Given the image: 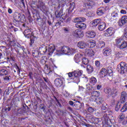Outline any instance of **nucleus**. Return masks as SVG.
I'll use <instances>...</instances> for the list:
<instances>
[{
  "label": "nucleus",
  "mask_w": 127,
  "mask_h": 127,
  "mask_svg": "<svg viewBox=\"0 0 127 127\" xmlns=\"http://www.w3.org/2000/svg\"><path fill=\"white\" fill-rule=\"evenodd\" d=\"M127 111V102H126L121 110V112L122 113H124V112H126Z\"/></svg>",
  "instance_id": "nucleus-43"
},
{
  "label": "nucleus",
  "mask_w": 127,
  "mask_h": 127,
  "mask_svg": "<svg viewBox=\"0 0 127 127\" xmlns=\"http://www.w3.org/2000/svg\"><path fill=\"white\" fill-rule=\"evenodd\" d=\"M15 68L17 70V73L20 74V69L19 68V67H18V65H17V64L16 65Z\"/></svg>",
  "instance_id": "nucleus-60"
},
{
  "label": "nucleus",
  "mask_w": 127,
  "mask_h": 127,
  "mask_svg": "<svg viewBox=\"0 0 127 127\" xmlns=\"http://www.w3.org/2000/svg\"><path fill=\"white\" fill-rule=\"evenodd\" d=\"M127 47V42L123 41L121 45L118 46V48L121 49V50H123V49H125Z\"/></svg>",
  "instance_id": "nucleus-24"
},
{
  "label": "nucleus",
  "mask_w": 127,
  "mask_h": 127,
  "mask_svg": "<svg viewBox=\"0 0 127 127\" xmlns=\"http://www.w3.org/2000/svg\"><path fill=\"white\" fill-rule=\"evenodd\" d=\"M23 34L26 38H30V36L33 35V32L31 31V28H27L25 29Z\"/></svg>",
  "instance_id": "nucleus-5"
},
{
  "label": "nucleus",
  "mask_w": 127,
  "mask_h": 127,
  "mask_svg": "<svg viewBox=\"0 0 127 127\" xmlns=\"http://www.w3.org/2000/svg\"><path fill=\"white\" fill-rule=\"evenodd\" d=\"M104 92L105 94H108V95H112V89L110 88H107L104 89Z\"/></svg>",
  "instance_id": "nucleus-44"
},
{
  "label": "nucleus",
  "mask_w": 127,
  "mask_h": 127,
  "mask_svg": "<svg viewBox=\"0 0 127 127\" xmlns=\"http://www.w3.org/2000/svg\"><path fill=\"white\" fill-rule=\"evenodd\" d=\"M107 103H103L102 104V106L101 107V110L102 111H107L108 110V107H107Z\"/></svg>",
  "instance_id": "nucleus-48"
},
{
  "label": "nucleus",
  "mask_w": 127,
  "mask_h": 127,
  "mask_svg": "<svg viewBox=\"0 0 127 127\" xmlns=\"http://www.w3.org/2000/svg\"><path fill=\"white\" fill-rule=\"evenodd\" d=\"M39 51L40 54L44 55L47 52V47L45 45H42L39 48Z\"/></svg>",
  "instance_id": "nucleus-13"
},
{
  "label": "nucleus",
  "mask_w": 127,
  "mask_h": 127,
  "mask_svg": "<svg viewBox=\"0 0 127 127\" xmlns=\"http://www.w3.org/2000/svg\"><path fill=\"white\" fill-rule=\"evenodd\" d=\"M124 36L126 38H127V28H126L125 29Z\"/></svg>",
  "instance_id": "nucleus-64"
},
{
  "label": "nucleus",
  "mask_w": 127,
  "mask_h": 127,
  "mask_svg": "<svg viewBox=\"0 0 127 127\" xmlns=\"http://www.w3.org/2000/svg\"><path fill=\"white\" fill-rule=\"evenodd\" d=\"M86 70L87 72L90 74L94 71V68L90 64L87 65Z\"/></svg>",
  "instance_id": "nucleus-31"
},
{
  "label": "nucleus",
  "mask_w": 127,
  "mask_h": 127,
  "mask_svg": "<svg viewBox=\"0 0 127 127\" xmlns=\"http://www.w3.org/2000/svg\"><path fill=\"white\" fill-rule=\"evenodd\" d=\"M82 75V70H74V71L68 73L69 78H72L75 83L80 82V77Z\"/></svg>",
  "instance_id": "nucleus-3"
},
{
  "label": "nucleus",
  "mask_w": 127,
  "mask_h": 127,
  "mask_svg": "<svg viewBox=\"0 0 127 127\" xmlns=\"http://www.w3.org/2000/svg\"><path fill=\"white\" fill-rule=\"evenodd\" d=\"M97 114L98 115H101V116H102L103 117L105 121H107L108 120V115H107V113H106V111H103L102 112H97Z\"/></svg>",
  "instance_id": "nucleus-32"
},
{
  "label": "nucleus",
  "mask_w": 127,
  "mask_h": 127,
  "mask_svg": "<svg viewBox=\"0 0 127 127\" xmlns=\"http://www.w3.org/2000/svg\"><path fill=\"white\" fill-rule=\"evenodd\" d=\"M97 13L99 16L103 15V14H104V12H103V10L102 9L98 10L97 12Z\"/></svg>",
  "instance_id": "nucleus-56"
},
{
  "label": "nucleus",
  "mask_w": 127,
  "mask_h": 127,
  "mask_svg": "<svg viewBox=\"0 0 127 127\" xmlns=\"http://www.w3.org/2000/svg\"><path fill=\"white\" fill-rule=\"evenodd\" d=\"M85 53L86 54H87L88 56L89 57H92V56H94L95 55V52L92 49H89V48H86L85 49Z\"/></svg>",
  "instance_id": "nucleus-19"
},
{
  "label": "nucleus",
  "mask_w": 127,
  "mask_h": 127,
  "mask_svg": "<svg viewBox=\"0 0 127 127\" xmlns=\"http://www.w3.org/2000/svg\"><path fill=\"white\" fill-rule=\"evenodd\" d=\"M41 54L39 52V51L37 50H33L32 51V56L33 57H40Z\"/></svg>",
  "instance_id": "nucleus-30"
},
{
  "label": "nucleus",
  "mask_w": 127,
  "mask_h": 127,
  "mask_svg": "<svg viewBox=\"0 0 127 127\" xmlns=\"http://www.w3.org/2000/svg\"><path fill=\"white\" fill-rule=\"evenodd\" d=\"M106 45V43L103 41H99L97 45V48L101 49V48H104Z\"/></svg>",
  "instance_id": "nucleus-26"
},
{
  "label": "nucleus",
  "mask_w": 127,
  "mask_h": 127,
  "mask_svg": "<svg viewBox=\"0 0 127 127\" xmlns=\"http://www.w3.org/2000/svg\"><path fill=\"white\" fill-rule=\"evenodd\" d=\"M98 28L100 31H103V30H105V28H106V23L104 22H101V19L99 20Z\"/></svg>",
  "instance_id": "nucleus-15"
},
{
  "label": "nucleus",
  "mask_w": 127,
  "mask_h": 127,
  "mask_svg": "<svg viewBox=\"0 0 127 127\" xmlns=\"http://www.w3.org/2000/svg\"><path fill=\"white\" fill-rule=\"evenodd\" d=\"M30 46H31L32 45V44H33L34 43V41H35V39H36V37L34 36V34H33L32 35L30 36Z\"/></svg>",
  "instance_id": "nucleus-33"
},
{
  "label": "nucleus",
  "mask_w": 127,
  "mask_h": 127,
  "mask_svg": "<svg viewBox=\"0 0 127 127\" xmlns=\"http://www.w3.org/2000/svg\"><path fill=\"white\" fill-rule=\"evenodd\" d=\"M43 79H44L45 82H46V83H47V84L48 85L50 84V81H49V79H48V78H47V77H43Z\"/></svg>",
  "instance_id": "nucleus-57"
},
{
  "label": "nucleus",
  "mask_w": 127,
  "mask_h": 127,
  "mask_svg": "<svg viewBox=\"0 0 127 127\" xmlns=\"http://www.w3.org/2000/svg\"><path fill=\"white\" fill-rule=\"evenodd\" d=\"M74 7H75V4H70L69 6V10H73V9H74Z\"/></svg>",
  "instance_id": "nucleus-59"
},
{
  "label": "nucleus",
  "mask_w": 127,
  "mask_h": 127,
  "mask_svg": "<svg viewBox=\"0 0 127 127\" xmlns=\"http://www.w3.org/2000/svg\"><path fill=\"white\" fill-rule=\"evenodd\" d=\"M114 33H115V29L113 27H110L106 30V32L104 33V35L105 36H106V37H109V36H112Z\"/></svg>",
  "instance_id": "nucleus-6"
},
{
  "label": "nucleus",
  "mask_w": 127,
  "mask_h": 127,
  "mask_svg": "<svg viewBox=\"0 0 127 127\" xmlns=\"http://www.w3.org/2000/svg\"><path fill=\"white\" fill-rule=\"evenodd\" d=\"M28 76L30 79H31V80H33V73H32V72H29Z\"/></svg>",
  "instance_id": "nucleus-58"
},
{
  "label": "nucleus",
  "mask_w": 127,
  "mask_h": 127,
  "mask_svg": "<svg viewBox=\"0 0 127 127\" xmlns=\"http://www.w3.org/2000/svg\"><path fill=\"white\" fill-rule=\"evenodd\" d=\"M82 64L84 65H88L89 63V60H88L86 58H83L82 59Z\"/></svg>",
  "instance_id": "nucleus-45"
},
{
  "label": "nucleus",
  "mask_w": 127,
  "mask_h": 127,
  "mask_svg": "<svg viewBox=\"0 0 127 127\" xmlns=\"http://www.w3.org/2000/svg\"><path fill=\"white\" fill-rule=\"evenodd\" d=\"M78 32H79V30L76 29L72 32V35L74 36V37H77Z\"/></svg>",
  "instance_id": "nucleus-51"
},
{
  "label": "nucleus",
  "mask_w": 127,
  "mask_h": 127,
  "mask_svg": "<svg viewBox=\"0 0 127 127\" xmlns=\"http://www.w3.org/2000/svg\"><path fill=\"white\" fill-rule=\"evenodd\" d=\"M96 46V42L94 41H89L87 43V48H94Z\"/></svg>",
  "instance_id": "nucleus-27"
},
{
  "label": "nucleus",
  "mask_w": 127,
  "mask_h": 127,
  "mask_svg": "<svg viewBox=\"0 0 127 127\" xmlns=\"http://www.w3.org/2000/svg\"><path fill=\"white\" fill-rule=\"evenodd\" d=\"M77 46L81 49H87L88 48L87 43L84 41H80L77 43Z\"/></svg>",
  "instance_id": "nucleus-11"
},
{
  "label": "nucleus",
  "mask_w": 127,
  "mask_h": 127,
  "mask_svg": "<svg viewBox=\"0 0 127 127\" xmlns=\"http://www.w3.org/2000/svg\"><path fill=\"white\" fill-rule=\"evenodd\" d=\"M84 36V33H83V31L79 30L78 33H77V36H76L77 38H80V37H83Z\"/></svg>",
  "instance_id": "nucleus-46"
},
{
  "label": "nucleus",
  "mask_w": 127,
  "mask_h": 127,
  "mask_svg": "<svg viewBox=\"0 0 127 127\" xmlns=\"http://www.w3.org/2000/svg\"><path fill=\"white\" fill-rule=\"evenodd\" d=\"M41 64H42L43 65H44L46 64V61L45 60H44V59L42 58L41 60Z\"/></svg>",
  "instance_id": "nucleus-61"
},
{
  "label": "nucleus",
  "mask_w": 127,
  "mask_h": 127,
  "mask_svg": "<svg viewBox=\"0 0 127 127\" xmlns=\"http://www.w3.org/2000/svg\"><path fill=\"white\" fill-rule=\"evenodd\" d=\"M23 22V20H22V17L21 16H14L13 22Z\"/></svg>",
  "instance_id": "nucleus-28"
},
{
  "label": "nucleus",
  "mask_w": 127,
  "mask_h": 127,
  "mask_svg": "<svg viewBox=\"0 0 127 127\" xmlns=\"http://www.w3.org/2000/svg\"><path fill=\"white\" fill-rule=\"evenodd\" d=\"M55 14L56 16H63V9L61 8L60 11H56Z\"/></svg>",
  "instance_id": "nucleus-39"
},
{
  "label": "nucleus",
  "mask_w": 127,
  "mask_h": 127,
  "mask_svg": "<svg viewBox=\"0 0 127 127\" xmlns=\"http://www.w3.org/2000/svg\"><path fill=\"white\" fill-rule=\"evenodd\" d=\"M90 82L91 84H92V85H95V84L97 83V79L95 77H91L90 79Z\"/></svg>",
  "instance_id": "nucleus-47"
},
{
  "label": "nucleus",
  "mask_w": 127,
  "mask_h": 127,
  "mask_svg": "<svg viewBox=\"0 0 127 127\" xmlns=\"http://www.w3.org/2000/svg\"><path fill=\"white\" fill-rule=\"evenodd\" d=\"M56 114H57L58 116H61V115H64V111H63V110H58L56 111Z\"/></svg>",
  "instance_id": "nucleus-49"
},
{
  "label": "nucleus",
  "mask_w": 127,
  "mask_h": 127,
  "mask_svg": "<svg viewBox=\"0 0 127 127\" xmlns=\"http://www.w3.org/2000/svg\"><path fill=\"white\" fill-rule=\"evenodd\" d=\"M34 18H35L37 21L41 22V23H42V22H43V21H44V18H43L42 17L36 16Z\"/></svg>",
  "instance_id": "nucleus-38"
},
{
  "label": "nucleus",
  "mask_w": 127,
  "mask_h": 127,
  "mask_svg": "<svg viewBox=\"0 0 127 127\" xmlns=\"http://www.w3.org/2000/svg\"><path fill=\"white\" fill-rule=\"evenodd\" d=\"M23 113H25V111L22 109H19L17 110L16 115L19 116V115H22Z\"/></svg>",
  "instance_id": "nucleus-37"
},
{
  "label": "nucleus",
  "mask_w": 127,
  "mask_h": 127,
  "mask_svg": "<svg viewBox=\"0 0 127 127\" xmlns=\"http://www.w3.org/2000/svg\"><path fill=\"white\" fill-rule=\"evenodd\" d=\"M55 85L56 87H61L63 84V81L61 78H56L54 81Z\"/></svg>",
  "instance_id": "nucleus-16"
},
{
  "label": "nucleus",
  "mask_w": 127,
  "mask_h": 127,
  "mask_svg": "<svg viewBox=\"0 0 127 127\" xmlns=\"http://www.w3.org/2000/svg\"><path fill=\"white\" fill-rule=\"evenodd\" d=\"M86 110H87L88 113H90V114H92V113H94V112H95V108L89 106L87 107Z\"/></svg>",
  "instance_id": "nucleus-41"
},
{
  "label": "nucleus",
  "mask_w": 127,
  "mask_h": 127,
  "mask_svg": "<svg viewBox=\"0 0 127 127\" xmlns=\"http://www.w3.org/2000/svg\"><path fill=\"white\" fill-rule=\"evenodd\" d=\"M55 51V46L53 44H51L48 47V52L49 55H51L53 54V53Z\"/></svg>",
  "instance_id": "nucleus-21"
},
{
  "label": "nucleus",
  "mask_w": 127,
  "mask_h": 127,
  "mask_svg": "<svg viewBox=\"0 0 127 127\" xmlns=\"http://www.w3.org/2000/svg\"><path fill=\"white\" fill-rule=\"evenodd\" d=\"M127 93H126V92L125 91H123L121 94V103L124 104L126 103V100H127Z\"/></svg>",
  "instance_id": "nucleus-20"
},
{
  "label": "nucleus",
  "mask_w": 127,
  "mask_h": 127,
  "mask_svg": "<svg viewBox=\"0 0 127 127\" xmlns=\"http://www.w3.org/2000/svg\"><path fill=\"white\" fill-rule=\"evenodd\" d=\"M86 21V18L84 17H76L73 20V22L76 23L75 24V27L79 29H85L87 27L86 24L82 23Z\"/></svg>",
  "instance_id": "nucleus-2"
},
{
  "label": "nucleus",
  "mask_w": 127,
  "mask_h": 127,
  "mask_svg": "<svg viewBox=\"0 0 127 127\" xmlns=\"http://www.w3.org/2000/svg\"><path fill=\"white\" fill-rule=\"evenodd\" d=\"M8 44L10 46H13L15 43H14V41H9Z\"/></svg>",
  "instance_id": "nucleus-62"
},
{
  "label": "nucleus",
  "mask_w": 127,
  "mask_h": 127,
  "mask_svg": "<svg viewBox=\"0 0 127 127\" xmlns=\"http://www.w3.org/2000/svg\"><path fill=\"white\" fill-rule=\"evenodd\" d=\"M100 19H96L93 20L90 23V27L92 28H95V27H96V26H97V25H98V24L100 23Z\"/></svg>",
  "instance_id": "nucleus-12"
},
{
  "label": "nucleus",
  "mask_w": 127,
  "mask_h": 127,
  "mask_svg": "<svg viewBox=\"0 0 127 127\" xmlns=\"http://www.w3.org/2000/svg\"><path fill=\"white\" fill-rule=\"evenodd\" d=\"M74 104V107L76 109V110H81L84 107V103L80 102V101L76 100Z\"/></svg>",
  "instance_id": "nucleus-8"
},
{
  "label": "nucleus",
  "mask_w": 127,
  "mask_h": 127,
  "mask_svg": "<svg viewBox=\"0 0 127 127\" xmlns=\"http://www.w3.org/2000/svg\"><path fill=\"white\" fill-rule=\"evenodd\" d=\"M91 94L92 97H95V98L100 96V92L97 91H93L91 93Z\"/></svg>",
  "instance_id": "nucleus-35"
},
{
  "label": "nucleus",
  "mask_w": 127,
  "mask_h": 127,
  "mask_svg": "<svg viewBox=\"0 0 127 127\" xmlns=\"http://www.w3.org/2000/svg\"><path fill=\"white\" fill-rule=\"evenodd\" d=\"M37 6L38 8H39V9L44 12H46V11H47L46 6H45L42 1H39L38 4L37 5Z\"/></svg>",
  "instance_id": "nucleus-7"
},
{
  "label": "nucleus",
  "mask_w": 127,
  "mask_h": 127,
  "mask_svg": "<svg viewBox=\"0 0 127 127\" xmlns=\"http://www.w3.org/2000/svg\"><path fill=\"white\" fill-rule=\"evenodd\" d=\"M86 34L90 38H94L96 36V32L93 30L88 31L86 32Z\"/></svg>",
  "instance_id": "nucleus-22"
},
{
  "label": "nucleus",
  "mask_w": 127,
  "mask_h": 127,
  "mask_svg": "<svg viewBox=\"0 0 127 127\" xmlns=\"http://www.w3.org/2000/svg\"><path fill=\"white\" fill-rule=\"evenodd\" d=\"M123 41L124 40H123V39L120 38H117L115 40L116 45L117 46V47H119V45H121V44L123 43Z\"/></svg>",
  "instance_id": "nucleus-29"
},
{
  "label": "nucleus",
  "mask_w": 127,
  "mask_h": 127,
  "mask_svg": "<svg viewBox=\"0 0 127 127\" xmlns=\"http://www.w3.org/2000/svg\"><path fill=\"white\" fill-rule=\"evenodd\" d=\"M112 52V50L108 48H105L103 50V54L104 56H110Z\"/></svg>",
  "instance_id": "nucleus-23"
},
{
  "label": "nucleus",
  "mask_w": 127,
  "mask_h": 127,
  "mask_svg": "<svg viewBox=\"0 0 127 127\" xmlns=\"http://www.w3.org/2000/svg\"><path fill=\"white\" fill-rule=\"evenodd\" d=\"M7 75V71L4 69L0 70V76H5Z\"/></svg>",
  "instance_id": "nucleus-40"
},
{
  "label": "nucleus",
  "mask_w": 127,
  "mask_h": 127,
  "mask_svg": "<svg viewBox=\"0 0 127 127\" xmlns=\"http://www.w3.org/2000/svg\"><path fill=\"white\" fill-rule=\"evenodd\" d=\"M57 54H59L60 53L61 54H66V55H72V54H75V53H77V51L74 49L73 48H70L69 47L67 46H63L61 49H59L58 50Z\"/></svg>",
  "instance_id": "nucleus-1"
},
{
  "label": "nucleus",
  "mask_w": 127,
  "mask_h": 127,
  "mask_svg": "<svg viewBox=\"0 0 127 127\" xmlns=\"http://www.w3.org/2000/svg\"><path fill=\"white\" fill-rule=\"evenodd\" d=\"M118 72L120 74H125L127 71V64L125 62H121L120 64L118 65Z\"/></svg>",
  "instance_id": "nucleus-4"
},
{
  "label": "nucleus",
  "mask_w": 127,
  "mask_h": 127,
  "mask_svg": "<svg viewBox=\"0 0 127 127\" xmlns=\"http://www.w3.org/2000/svg\"><path fill=\"white\" fill-rule=\"evenodd\" d=\"M95 66L98 67H100L101 66V63H100V61H96L95 63Z\"/></svg>",
  "instance_id": "nucleus-55"
},
{
  "label": "nucleus",
  "mask_w": 127,
  "mask_h": 127,
  "mask_svg": "<svg viewBox=\"0 0 127 127\" xmlns=\"http://www.w3.org/2000/svg\"><path fill=\"white\" fill-rule=\"evenodd\" d=\"M120 109H121V104L118 103L115 107V111H116V112H119Z\"/></svg>",
  "instance_id": "nucleus-53"
},
{
  "label": "nucleus",
  "mask_w": 127,
  "mask_h": 127,
  "mask_svg": "<svg viewBox=\"0 0 127 127\" xmlns=\"http://www.w3.org/2000/svg\"><path fill=\"white\" fill-rule=\"evenodd\" d=\"M96 103L98 105H101V104H103L104 103V98L102 97H99L96 99Z\"/></svg>",
  "instance_id": "nucleus-34"
},
{
  "label": "nucleus",
  "mask_w": 127,
  "mask_h": 127,
  "mask_svg": "<svg viewBox=\"0 0 127 127\" xmlns=\"http://www.w3.org/2000/svg\"><path fill=\"white\" fill-rule=\"evenodd\" d=\"M3 79L5 81H9L10 79H11V76L10 75L5 76L3 77Z\"/></svg>",
  "instance_id": "nucleus-52"
},
{
  "label": "nucleus",
  "mask_w": 127,
  "mask_h": 127,
  "mask_svg": "<svg viewBox=\"0 0 127 127\" xmlns=\"http://www.w3.org/2000/svg\"><path fill=\"white\" fill-rule=\"evenodd\" d=\"M86 90L87 92H91L92 90V86L90 84H86Z\"/></svg>",
  "instance_id": "nucleus-50"
},
{
  "label": "nucleus",
  "mask_w": 127,
  "mask_h": 127,
  "mask_svg": "<svg viewBox=\"0 0 127 127\" xmlns=\"http://www.w3.org/2000/svg\"><path fill=\"white\" fill-rule=\"evenodd\" d=\"M118 92V87H114L113 89L111 90V95L113 98L117 96Z\"/></svg>",
  "instance_id": "nucleus-25"
},
{
  "label": "nucleus",
  "mask_w": 127,
  "mask_h": 127,
  "mask_svg": "<svg viewBox=\"0 0 127 127\" xmlns=\"http://www.w3.org/2000/svg\"><path fill=\"white\" fill-rule=\"evenodd\" d=\"M84 4L86 8H92V7L95 5V2L90 0H86Z\"/></svg>",
  "instance_id": "nucleus-9"
},
{
  "label": "nucleus",
  "mask_w": 127,
  "mask_h": 127,
  "mask_svg": "<svg viewBox=\"0 0 127 127\" xmlns=\"http://www.w3.org/2000/svg\"><path fill=\"white\" fill-rule=\"evenodd\" d=\"M127 22V16H123L121 18V20L119 21L118 25L119 26H123V25H125Z\"/></svg>",
  "instance_id": "nucleus-18"
},
{
  "label": "nucleus",
  "mask_w": 127,
  "mask_h": 127,
  "mask_svg": "<svg viewBox=\"0 0 127 127\" xmlns=\"http://www.w3.org/2000/svg\"><path fill=\"white\" fill-rule=\"evenodd\" d=\"M68 104H69V105H70V106H71V107H74V105H75V103H74L72 101H69L68 102Z\"/></svg>",
  "instance_id": "nucleus-63"
},
{
  "label": "nucleus",
  "mask_w": 127,
  "mask_h": 127,
  "mask_svg": "<svg viewBox=\"0 0 127 127\" xmlns=\"http://www.w3.org/2000/svg\"><path fill=\"white\" fill-rule=\"evenodd\" d=\"M39 109H40V110H42V111L44 113H46V106H45L44 104H40L39 105Z\"/></svg>",
  "instance_id": "nucleus-42"
},
{
  "label": "nucleus",
  "mask_w": 127,
  "mask_h": 127,
  "mask_svg": "<svg viewBox=\"0 0 127 127\" xmlns=\"http://www.w3.org/2000/svg\"><path fill=\"white\" fill-rule=\"evenodd\" d=\"M99 74L100 75V77H101V78H105V77H108L109 76V73H108V71L105 68H102L101 69L99 72Z\"/></svg>",
  "instance_id": "nucleus-10"
},
{
  "label": "nucleus",
  "mask_w": 127,
  "mask_h": 127,
  "mask_svg": "<svg viewBox=\"0 0 127 127\" xmlns=\"http://www.w3.org/2000/svg\"><path fill=\"white\" fill-rule=\"evenodd\" d=\"M82 57H83V55L80 53H77L74 56V61L76 63H79V62L81 61V59H82Z\"/></svg>",
  "instance_id": "nucleus-14"
},
{
  "label": "nucleus",
  "mask_w": 127,
  "mask_h": 127,
  "mask_svg": "<svg viewBox=\"0 0 127 127\" xmlns=\"http://www.w3.org/2000/svg\"><path fill=\"white\" fill-rule=\"evenodd\" d=\"M60 19V20L62 21V22H63V21L64 20L65 22H68V21H70L71 20V17H67V16H64V17L61 16H56V19Z\"/></svg>",
  "instance_id": "nucleus-17"
},
{
  "label": "nucleus",
  "mask_w": 127,
  "mask_h": 127,
  "mask_svg": "<svg viewBox=\"0 0 127 127\" xmlns=\"http://www.w3.org/2000/svg\"><path fill=\"white\" fill-rule=\"evenodd\" d=\"M106 70L108 72V76H113V68L112 67H108L107 69Z\"/></svg>",
  "instance_id": "nucleus-36"
},
{
  "label": "nucleus",
  "mask_w": 127,
  "mask_h": 127,
  "mask_svg": "<svg viewBox=\"0 0 127 127\" xmlns=\"http://www.w3.org/2000/svg\"><path fill=\"white\" fill-rule=\"evenodd\" d=\"M63 30H64V33H69L70 30L69 29V28H67V27H64L63 28Z\"/></svg>",
  "instance_id": "nucleus-54"
}]
</instances>
